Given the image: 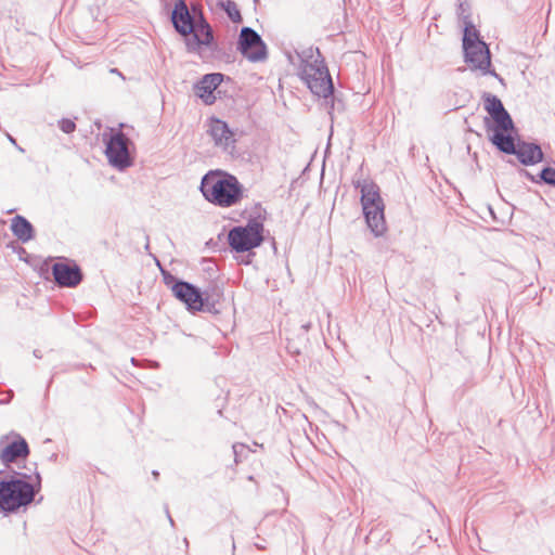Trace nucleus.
Returning <instances> with one entry per match:
<instances>
[{
	"label": "nucleus",
	"mask_w": 555,
	"mask_h": 555,
	"mask_svg": "<svg viewBox=\"0 0 555 555\" xmlns=\"http://www.w3.org/2000/svg\"><path fill=\"white\" fill-rule=\"evenodd\" d=\"M199 190L207 202L222 208L238 204L244 196V188L237 178L218 169L204 175Z\"/></svg>",
	"instance_id": "obj_1"
},
{
	"label": "nucleus",
	"mask_w": 555,
	"mask_h": 555,
	"mask_svg": "<svg viewBox=\"0 0 555 555\" xmlns=\"http://www.w3.org/2000/svg\"><path fill=\"white\" fill-rule=\"evenodd\" d=\"M18 477L0 481V511L14 513L29 505L40 490L41 477L36 473V483L26 481L27 475L17 473Z\"/></svg>",
	"instance_id": "obj_2"
},
{
	"label": "nucleus",
	"mask_w": 555,
	"mask_h": 555,
	"mask_svg": "<svg viewBox=\"0 0 555 555\" xmlns=\"http://www.w3.org/2000/svg\"><path fill=\"white\" fill-rule=\"evenodd\" d=\"M317 53L318 56L312 61H309V59H313L311 48L296 53V57L300 62L299 76L313 94L326 99L333 94L334 86L319 49H317Z\"/></svg>",
	"instance_id": "obj_3"
},
{
	"label": "nucleus",
	"mask_w": 555,
	"mask_h": 555,
	"mask_svg": "<svg viewBox=\"0 0 555 555\" xmlns=\"http://www.w3.org/2000/svg\"><path fill=\"white\" fill-rule=\"evenodd\" d=\"M163 276L164 283L171 289L173 296L186 306L188 310L209 313L219 312L217 309L219 293L201 292L192 283L179 280L167 272H163Z\"/></svg>",
	"instance_id": "obj_4"
},
{
	"label": "nucleus",
	"mask_w": 555,
	"mask_h": 555,
	"mask_svg": "<svg viewBox=\"0 0 555 555\" xmlns=\"http://www.w3.org/2000/svg\"><path fill=\"white\" fill-rule=\"evenodd\" d=\"M263 242V224L250 219L245 225L233 227L228 233V243L236 253L249 251Z\"/></svg>",
	"instance_id": "obj_5"
},
{
	"label": "nucleus",
	"mask_w": 555,
	"mask_h": 555,
	"mask_svg": "<svg viewBox=\"0 0 555 555\" xmlns=\"http://www.w3.org/2000/svg\"><path fill=\"white\" fill-rule=\"evenodd\" d=\"M129 138L121 131L113 132L106 142L105 154L108 163L119 170H124L132 165V158L129 152Z\"/></svg>",
	"instance_id": "obj_6"
},
{
	"label": "nucleus",
	"mask_w": 555,
	"mask_h": 555,
	"mask_svg": "<svg viewBox=\"0 0 555 555\" xmlns=\"http://www.w3.org/2000/svg\"><path fill=\"white\" fill-rule=\"evenodd\" d=\"M238 51L251 62H260L267 57V48L261 37L250 27H243L237 43Z\"/></svg>",
	"instance_id": "obj_7"
},
{
	"label": "nucleus",
	"mask_w": 555,
	"mask_h": 555,
	"mask_svg": "<svg viewBox=\"0 0 555 555\" xmlns=\"http://www.w3.org/2000/svg\"><path fill=\"white\" fill-rule=\"evenodd\" d=\"M186 49L189 52H198L202 47H207L215 50V38L210 25L205 20L202 12H199V18L194 24V31L186 37Z\"/></svg>",
	"instance_id": "obj_8"
},
{
	"label": "nucleus",
	"mask_w": 555,
	"mask_h": 555,
	"mask_svg": "<svg viewBox=\"0 0 555 555\" xmlns=\"http://www.w3.org/2000/svg\"><path fill=\"white\" fill-rule=\"evenodd\" d=\"M207 132L217 147L229 153L234 151L236 142L235 134L225 121L211 117L208 120Z\"/></svg>",
	"instance_id": "obj_9"
},
{
	"label": "nucleus",
	"mask_w": 555,
	"mask_h": 555,
	"mask_svg": "<svg viewBox=\"0 0 555 555\" xmlns=\"http://www.w3.org/2000/svg\"><path fill=\"white\" fill-rule=\"evenodd\" d=\"M175 30L188 37L194 31V24L198 22L196 15H192L185 0H177L170 16Z\"/></svg>",
	"instance_id": "obj_10"
},
{
	"label": "nucleus",
	"mask_w": 555,
	"mask_h": 555,
	"mask_svg": "<svg viewBox=\"0 0 555 555\" xmlns=\"http://www.w3.org/2000/svg\"><path fill=\"white\" fill-rule=\"evenodd\" d=\"M465 62L469 64L472 69H479L482 75L492 74L498 76L489 68L491 66V57L488 46L485 42H477L474 46L464 48Z\"/></svg>",
	"instance_id": "obj_11"
},
{
	"label": "nucleus",
	"mask_w": 555,
	"mask_h": 555,
	"mask_svg": "<svg viewBox=\"0 0 555 555\" xmlns=\"http://www.w3.org/2000/svg\"><path fill=\"white\" fill-rule=\"evenodd\" d=\"M52 274L56 284L63 287H76L82 280V273L78 266L64 262L54 263Z\"/></svg>",
	"instance_id": "obj_12"
},
{
	"label": "nucleus",
	"mask_w": 555,
	"mask_h": 555,
	"mask_svg": "<svg viewBox=\"0 0 555 555\" xmlns=\"http://www.w3.org/2000/svg\"><path fill=\"white\" fill-rule=\"evenodd\" d=\"M3 440L4 438L0 441V460L4 465H9L18 459H25L28 456V443L21 436H17L16 439L8 443H4Z\"/></svg>",
	"instance_id": "obj_13"
},
{
	"label": "nucleus",
	"mask_w": 555,
	"mask_h": 555,
	"mask_svg": "<svg viewBox=\"0 0 555 555\" xmlns=\"http://www.w3.org/2000/svg\"><path fill=\"white\" fill-rule=\"evenodd\" d=\"M485 108L488 114L492 117L495 125H499L503 129H513V120L504 108L502 101L490 93L485 94Z\"/></svg>",
	"instance_id": "obj_14"
},
{
	"label": "nucleus",
	"mask_w": 555,
	"mask_h": 555,
	"mask_svg": "<svg viewBox=\"0 0 555 555\" xmlns=\"http://www.w3.org/2000/svg\"><path fill=\"white\" fill-rule=\"evenodd\" d=\"M223 75L220 73L206 74L195 86V94L206 104L211 105L216 101L215 90L222 82Z\"/></svg>",
	"instance_id": "obj_15"
},
{
	"label": "nucleus",
	"mask_w": 555,
	"mask_h": 555,
	"mask_svg": "<svg viewBox=\"0 0 555 555\" xmlns=\"http://www.w3.org/2000/svg\"><path fill=\"white\" fill-rule=\"evenodd\" d=\"M353 185L361 192L362 210L369 209V206L384 204V201L379 193V188L373 181L357 180L353 181Z\"/></svg>",
	"instance_id": "obj_16"
},
{
	"label": "nucleus",
	"mask_w": 555,
	"mask_h": 555,
	"mask_svg": "<svg viewBox=\"0 0 555 555\" xmlns=\"http://www.w3.org/2000/svg\"><path fill=\"white\" fill-rule=\"evenodd\" d=\"M384 210V204L369 206V209L363 210L365 222L375 236L383 235L387 229Z\"/></svg>",
	"instance_id": "obj_17"
},
{
	"label": "nucleus",
	"mask_w": 555,
	"mask_h": 555,
	"mask_svg": "<svg viewBox=\"0 0 555 555\" xmlns=\"http://www.w3.org/2000/svg\"><path fill=\"white\" fill-rule=\"evenodd\" d=\"M516 155L519 162L524 165H533L543 159V152L538 144L521 142L516 146Z\"/></svg>",
	"instance_id": "obj_18"
},
{
	"label": "nucleus",
	"mask_w": 555,
	"mask_h": 555,
	"mask_svg": "<svg viewBox=\"0 0 555 555\" xmlns=\"http://www.w3.org/2000/svg\"><path fill=\"white\" fill-rule=\"evenodd\" d=\"M509 129L500 128L499 125H495L493 129V134L491 137V142L503 153L514 154L516 152V144L514 142L513 137L507 133Z\"/></svg>",
	"instance_id": "obj_19"
},
{
	"label": "nucleus",
	"mask_w": 555,
	"mask_h": 555,
	"mask_svg": "<svg viewBox=\"0 0 555 555\" xmlns=\"http://www.w3.org/2000/svg\"><path fill=\"white\" fill-rule=\"evenodd\" d=\"M11 230L13 234L22 242H28L34 238V227L23 216H15L11 221Z\"/></svg>",
	"instance_id": "obj_20"
},
{
	"label": "nucleus",
	"mask_w": 555,
	"mask_h": 555,
	"mask_svg": "<svg viewBox=\"0 0 555 555\" xmlns=\"http://www.w3.org/2000/svg\"><path fill=\"white\" fill-rule=\"evenodd\" d=\"M477 42H483L480 39L479 31L475 28L474 24L470 21L466 20L463 34V49L465 47L474 46Z\"/></svg>",
	"instance_id": "obj_21"
},
{
	"label": "nucleus",
	"mask_w": 555,
	"mask_h": 555,
	"mask_svg": "<svg viewBox=\"0 0 555 555\" xmlns=\"http://www.w3.org/2000/svg\"><path fill=\"white\" fill-rule=\"evenodd\" d=\"M220 7L225 11L227 15L233 23H242L243 18L237 5L232 0L219 2Z\"/></svg>",
	"instance_id": "obj_22"
},
{
	"label": "nucleus",
	"mask_w": 555,
	"mask_h": 555,
	"mask_svg": "<svg viewBox=\"0 0 555 555\" xmlns=\"http://www.w3.org/2000/svg\"><path fill=\"white\" fill-rule=\"evenodd\" d=\"M541 181L546 184L555 186V169L552 167H545L539 173Z\"/></svg>",
	"instance_id": "obj_23"
},
{
	"label": "nucleus",
	"mask_w": 555,
	"mask_h": 555,
	"mask_svg": "<svg viewBox=\"0 0 555 555\" xmlns=\"http://www.w3.org/2000/svg\"><path fill=\"white\" fill-rule=\"evenodd\" d=\"M59 127L64 133H72L76 129V124L72 119L63 118L59 121Z\"/></svg>",
	"instance_id": "obj_24"
},
{
	"label": "nucleus",
	"mask_w": 555,
	"mask_h": 555,
	"mask_svg": "<svg viewBox=\"0 0 555 555\" xmlns=\"http://www.w3.org/2000/svg\"><path fill=\"white\" fill-rule=\"evenodd\" d=\"M190 11H191L192 15H196V17L199 18V12H202V11L197 4H192Z\"/></svg>",
	"instance_id": "obj_25"
},
{
	"label": "nucleus",
	"mask_w": 555,
	"mask_h": 555,
	"mask_svg": "<svg viewBox=\"0 0 555 555\" xmlns=\"http://www.w3.org/2000/svg\"><path fill=\"white\" fill-rule=\"evenodd\" d=\"M310 327H311V323H310V322L305 323V324H302V325H301V328H302L305 332H308V331L310 330Z\"/></svg>",
	"instance_id": "obj_26"
},
{
	"label": "nucleus",
	"mask_w": 555,
	"mask_h": 555,
	"mask_svg": "<svg viewBox=\"0 0 555 555\" xmlns=\"http://www.w3.org/2000/svg\"><path fill=\"white\" fill-rule=\"evenodd\" d=\"M166 513H167V516H168V519H169L170 525H171V526H173V525H175V521H173V519L171 518V516H170V514H169V511H168V509H166Z\"/></svg>",
	"instance_id": "obj_27"
},
{
	"label": "nucleus",
	"mask_w": 555,
	"mask_h": 555,
	"mask_svg": "<svg viewBox=\"0 0 555 555\" xmlns=\"http://www.w3.org/2000/svg\"><path fill=\"white\" fill-rule=\"evenodd\" d=\"M152 475L154 476L155 479H157L159 476V473L157 470H153Z\"/></svg>",
	"instance_id": "obj_28"
},
{
	"label": "nucleus",
	"mask_w": 555,
	"mask_h": 555,
	"mask_svg": "<svg viewBox=\"0 0 555 555\" xmlns=\"http://www.w3.org/2000/svg\"><path fill=\"white\" fill-rule=\"evenodd\" d=\"M8 138H9V140H10V142H12L13 144H15V143H16L15 139H14L13 137H11L10 134H8Z\"/></svg>",
	"instance_id": "obj_29"
},
{
	"label": "nucleus",
	"mask_w": 555,
	"mask_h": 555,
	"mask_svg": "<svg viewBox=\"0 0 555 555\" xmlns=\"http://www.w3.org/2000/svg\"><path fill=\"white\" fill-rule=\"evenodd\" d=\"M288 59H289L291 63H293V64L295 63L294 57L291 54L288 55Z\"/></svg>",
	"instance_id": "obj_30"
},
{
	"label": "nucleus",
	"mask_w": 555,
	"mask_h": 555,
	"mask_svg": "<svg viewBox=\"0 0 555 555\" xmlns=\"http://www.w3.org/2000/svg\"><path fill=\"white\" fill-rule=\"evenodd\" d=\"M256 546H257L259 550H263V548H264V547L262 546V543L256 544Z\"/></svg>",
	"instance_id": "obj_31"
},
{
	"label": "nucleus",
	"mask_w": 555,
	"mask_h": 555,
	"mask_svg": "<svg viewBox=\"0 0 555 555\" xmlns=\"http://www.w3.org/2000/svg\"><path fill=\"white\" fill-rule=\"evenodd\" d=\"M256 546H257L259 550H263V548H264V547L262 546V543L256 544Z\"/></svg>",
	"instance_id": "obj_32"
},
{
	"label": "nucleus",
	"mask_w": 555,
	"mask_h": 555,
	"mask_svg": "<svg viewBox=\"0 0 555 555\" xmlns=\"http://www.w3.org/2000/svg\"><path fill=\"white\" fill-rule=\"evenodd\" d=\"M112 73L120 75L117 68L112 69Z\"/></svg>",
	"instance_id": "obj_33"
},
{
	"label": "nucleus",
	"mask_w": 555,
	"mask_h": 555,
	"mask_svg": "<svg viewBox=\"0 0 555 555\" xmlns=\"http://www.w3.org/2000/svg\"><path fill=\"white\" fill-rule=\"evenodd\" d=\"M35 357L39 358V352L34 351Z\"/></svg>",
	"instance_id": "obj_34"
},
{
	"label": "nucleus",
	"mask_w": 555,
	"mask_h": 555,
	"mask_svg": "<svg viewBox=\"0 0 555 555\" xmlns=\"http://www.w3.org/2000/svg\"><path fill=\"white\" fill-rule=\"evenodd\" d=\"M232 548H233V551L235 550V543H234V541L232 542Z\"/></svg>",
	"instance_id": "obj_35"
}]
</instances>
